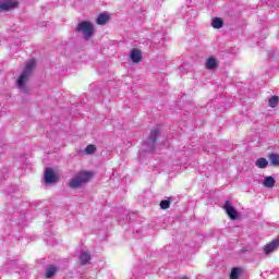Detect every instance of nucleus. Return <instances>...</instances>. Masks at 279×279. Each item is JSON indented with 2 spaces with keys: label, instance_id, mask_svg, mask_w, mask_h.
<instances>
[{
  "label": "nucleus",
  "instance_id": "7",
  "mask_svg": "<svg viewBox=\"0 0 279 279\" xmlns=\"http://www.w3.org/2000/svg\"><path fill=\"white\" fill-rule=\"evenodd\" d=\"M13 8H16V0L0 1V12H9V10H12Z\"/></svg>",
  "mask_w": 279,
  "mask_h": 279
},
{
  "label": "nucleus",
  "instance_id": "4",
  "mask_svg": "<svg viewBox=\"0 0 279 279\" xmlns=\"http://www.w3.org/2000/svg\"><path fill=\"white\" fill-rule=\"evenodd\" d=\"M77 32H81L83 34L85 40H90V36H93L94 27L93 24L89 22H81L77 27Z\"/></svg>",
  "mask_w": 279,
  "mask_h": 279
},
{
  "label": "nucleus",
  "instance_id": "19",
  "mask_svg": "<svg viewBox=\"0 0 279 279\" xmlns=\"http://www.w3.org/2000/svg\"><path fill=\"white\" fill-rule=\"evenodd\" d=\"M279 97L278 96H272L269 100L268 104L270 108H276L278 106Z\"/></svg>",
  "mask_w": 279,
  "mask_h": 279
},
{
  "label": "nucleus",
  "instance_id": "14",
  "mask_svg": "<svg viewBox=\"0 0 279 279\" xmlns=\"http://www.w3.org/2000/svg\"><path fill=\"white\" fill-rule=\"evenodd\" d=\"M268 166L269 161L263 157L258 158L255 162V167H257L258 169H267Z\"/></svg>",
  "mask_w": 279,
  "mask_h": 279
},
{
  "label": "nucleus",
  "instance_id": "18",
  "mask_svg": "<svg viewBox=\"0 0 279 279\" xmlns=\"http://www.w3.org/2000/svg\"><path fill=\"white\" fill-rule=\"evenodd\" d=\"M241 276V268H232L230 279H239Z\"/></svg>",
  "mask_w": 279,
  "mask_h": 279
},
{
  "label": "nucleus",
  "instance_id": "16",
  "mask_svg": "<svg viewBox=\"0 0 279 279\" xmlns=\"http://www.w3.org/2000/svg\"><path fill=\"white\" fill-rule=\"evenodd\" d=\"M211 26L215 29H221V27H223V20H221L220 17H215L211 20Z\"/></svg>",
  "mask_w": 279,
  "mask_h": 279
},
{
  "label": "nucleus",
  "instance_id": "6",
  "mask_svg": "<svg viewBox=\"0 0 279 279\" xmlns=\"http://www.w3.org/2000/svg\"><path fill=\"white\" fill-rule=\"evenodd\" d=\"M223 208H225L228 217H230V219H232V220L238 219L239 214L236 213V209H234L232 204H230V201H226Z\"/></svg>",
  "mask_w": 279,
  "mask_h": 279
},
{
  "label": "nucleus",
  "instance_id": "9",
  "mask_svg": "<svg viewBox=\"0 0 279 279\" xmlns=\"http://www.w3.org/2000/svg\"><path fill=\"white\" fill-rule=\"evenodd\" d=\"M90 259H92L90 252L81 251L80 256H78L80 265H88V263H90Z\"/></svg>",
  "mask_w": 279,
  "mask_h": 279
},
{
  "label": "nucleus",
  "instance_id": "3",
  "mask_svg": "<svg viewBox=\"0 0 279 279\" xmlns=\"http://www.w3.org/2000/svg\"><path fill=\"white\" fill-rule=\"evenodd\" d=\"M160 136V129L156 126L150 131V135L148 136V140L143 145L144 151H156V140Z\"/></svg>",
  "mask_w": 279,
  "mask_h": 279
},
{
  "label": "nucleus",
  "instance_id": "5",
  "mask_svg": "<svg viewBox=\"0 0 279 279\" xmlns=\"http://www.w3.org/2000/svg\"><path fill=\"white\" fill-rule=\"evenodd\" d=\"M44 180L46 184H56L58 182V177H56V172L51 168H46L44 173Z\"/></svg>",
  "mask_w": 279,
  "mask_h": 279
},
{
  "label": "nucleus",
  "instance_id": "20",
  "mask_svg": "<svg viewBox=\"0 0 279 279\" xmlns=\"http://www.w3.org/2000/svg\"><path fill=\"white\" fill-rule=\"evenodd\" d=\"M171 206V201H161L160 208L161 210H167Z\"/></svg>",
  "mask_w": 279,
  "mask_h": 279
},
{
  "label": "nucleus",
  "instance_id": "8",
  "mask_svg": "<svg viewBox=\"0 0 279 279\" xmlns=\"http://www.w3.org/2000/svg\"><path fill=\"white\" fill-rule=\"evenodd\" d=\"M130 58L132 62L138 64V62L143 60V53L141 52V50L134 48L131 50Z\"/></svg>",
  "mask_w": 279,
  "mask_h": 279
},
{
  "label": "nucleus",
  "instance_id": "13",
  "mask_svg": "<svg viewBox=\"0 0 279 279\" xmlns=\"http://www.w3.org/2000/svg\"><path fill=\"white\" fill-rule=\"evenodd\" d=\"M263 185L266 189H274L276 186V179L274 177H265Z\"/></svg>",
  "mask_w": 279,
  "mask_h": 279
},
{
  "label": "nucleus",
  "instance_id": "17",
  "mask_svg": "<svg viewBox=\"0 0 279 279\" xmlns=\"http://www.w3.org/2000/svg\"><path fill=\"white\" fill-rule=\"evenodd\" d=\"M271 165H274V167H279V155L278 154H270L268 156Z\"/></svg>",
  "mask_w": 279,
  "mask_h": 279
},
{
  "label": "nucleus",
  "instance_id": "12",
  "mask_svg": "<svg viewBox=\"0 0 279 279\" xmlns=\"http://www.w3.org/2000/svg\"><path fill=\"white\" fill-rule=\"evenodd\" d=\"M108 21H110V15H108V13H101L98 15L96 23L98 25H106V23H108Z\"/></svg>",
  "mask_w": 279,
  "mask_h": 279
},
{
  "label": "nucleus",
  "instance_id": "22",
  "mask_svg": "<svg viewBox=\"0 0 279 279\" xmlns=\"http://www.w3.org/2000/svg\"><path fill=\"white\" fill-rule=\"evenodd\" d=\"M136 234H137V235H135V236H140L138 231H136Z\"/></svg>",
  "mask_w": 279,
  "mask_h": 279
},
{
  "label": "nucleus",
  "instance_id": "15",
  "mask_svg": "<svg viewBox=\"0 0 279 279\" xmlns=\"http://www.w3.org/2000/svg\"><path fill=\"white\" fill-rule=\"evenodd\" d=\"M58 272V268L53 265H50L46 269V278H52Z\"/></svg>",
  "mask_w": 279,
  "mask_h": 279
},
{
  "label": "nucleus",
  "instance_id": "11",
  "mask_svg": "<svg viewBox=\"0 0 279 279\" xmlns=\"http://www.w3.org/2000/svg\"><path fill=\"white\" fill-rule=\"evenodd\" d=\"M205 66L206 69H208V71L217 69V59H215V57H209L206 61Z\"/></svg>",
  "mask_w": 279,
  "mask_h": 279
},
{
  "label": "nucleus",
  "instance_id": "21",
  "mask_svg": "<svg viewBox=\"0 0 279 279\" xmlns=\"http://www.w3.org/2000/svg\"><path fill=\"white\" fill-rule=\"evenodd\" d=\"M96 149H97V148L95 147V145H88V146L85 148V154H87V155L95 154Z\"/></svg>",
  "mask_w": 279,
  "mask_h": 279
},
{
  "label": "nucleus",
  "instance_id": "10",
  "mask_svg": "<svg viewBox=\"0 0 279 279\" xmlns=\"http://www.w3.org/2000/svg\"><path fill=\"white\" fill-rule=\"evenodd\" d=\"M4 269L8 271V274H12V271H15V274H19V271H20L19 262L17 260H12V262L8 263L4 266Z\"/></svg>",
  "mask_w": 279,
  "mask_h": 279
},
{
  "label": "nucleus",
  "instance_id": "1",
  "mask_svg": "<svg viewBox=\"0 0 279 279\" xmlns=\"http://www.w3.org/2000/svg\"><path fill=\"white\" fill-rule=\"evenodd\" d=\"M36 66V60H31L26 63V66L20 77L17 78L16 86L22 90V93H25L27 88L25 87V83L27 80H29V75H32V72L34 71V68Z\"/></svg>",
  "mask_w": 279,
  "mask_h": 279
},
{
  "label": "nucleus",
  "instance_id": "2",
  "mask_svg": "<svg viewBox=\"0 0 279 279\" xmlns=\"http://www.w3.org/2000/svg\"><path fill=\"white\" fill-rule=\"evenodd\" d=\"M93 178V173L90 172H80L74 178L71 179L69 186L70 189H80L82 184H86Z\"/></svg>",
  "mask_w": 279,
  "mask_h": 279
}]
</instances>
